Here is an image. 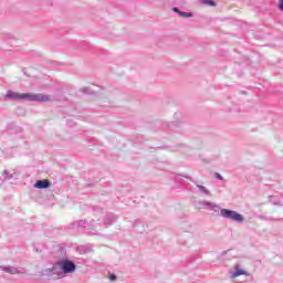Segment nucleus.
Listing matches in <instances>:
<instances>
[{
	"label": "nucleus",
	"mask_w": 283,
	"mask_h": 283,
	"mask_svg": "<svg viewBox=\"0 0 283 283\" xmlns=\"http://www.w3.org/2000/svg\"><path fill=\"white\" fill-rule=\"evenodd\" d=\"M55 259L54 271L56 272L57 277H61L62 275H70L76 271V262L72 261L67 256V250L65 247L60 245L57 248Z\"/></svg>",
	"instance_id": "1"
},
{
	"label": "nucleus",
	"mask_w": 283,
	"mask_h": 283,
	"mask_svg": "<svg viewBox=\"0 0 283 283\" xmlns=\"http://www.w3.org/2000/svg\"><path fill=\"white\" fill-rule=\"evenodd\" d=\"M200 207H205L208 211H213L217 216H220L221 218H226V220H231L232 222H239L241 224L244 222V216L242 213L227 209V208H220L218 203L211 202V201H200L199 202Z\"/></svg>",
	"instance_id": "2"
},
{
	"label": "nucleus",
	"mask_w": 283,
	"mask_h": 283,
	"mask_svg": "<svg viewBox=\"0 0 283 283\" xmlns=\"http://www.w3.org/2000/svg\"><path fill=\"white\" fill-rule=\"evenodd\" d=\"M4 98H8L9 101H29V103H48V101H50V95L8 91Z\"/></svg>",
	"instance_id": "3"
},
{
	"label": "nucleus",
	"mask_w": 283,
	"mask_h": 283,
	"mask_svg": "<svg viewBox=\"0 0 283 283\" xmlns=\"http://www.w3.org/2000/svg\"><path fill=\"white\" fill-rule=\"evenodd\" d=\"M69 229H77V231H94V229H96V223L94 220L87 221L84 219L74 221L69 226Z\"/></svg>",
	"instance_id": "4"
},
{
	"label": "nucleus",
	"mask_w": 283,
	"mask_h": 283,
	"mask_svg": "<svg viewBox=\"0 0 283 283\" xmlns=\"http://www.w3.org/2000/svg\"><path fill=\"white\" fill-rule=\"evenodd\" d=\"M181 178H186V180H189L190 182H195L196 187L199 189L200 193H202L203 196H211V191H209V189H207V187L197 184L196 180H193V178H191V176H187V175H175V180L176 182H182Z\"/></svg>",
	"instance_id": "5"
},
{
	"label": "nucleus",
	"mask_w": 283,
	"mask_h": 283,
	"mask_svg": "<svg viewBox=\"0 0 283 283\" xmlns=\"http://www.w3.org/2000/svg\"><path fill=\"white\" fill-rule=\"evenodd\" d=\"M116 220H118V216L114 212H107L103 218V222L106 227H112V224H115Z\"/></svg>",
	"instance_id": "6"
},
{
	"label": "nucleus",
	"mask_w": 283,
	"mask_h": 283,
	"mask_svg": "<svg viewBox=\"0 0 283 283\" xmlns=\"http://www.w3.org/2000/svg\"><path fill=\"white\" fill-rule=\"evenodd\" d=\"M33 187L34 189H50V187H52V182L48 179H40L35 181Z\"/></svg>",
	"instance_id": "7"
},
{
	"label": "nucleus",
	"mask_w": 283,
	"mask_h": 283,
	"mask_svg": "<svg viewBox=\"0 0 283 283\" xmlns=\"http://www.w3.org/2000/svg\"><path fill=\"white\" fill-rule=\"evenodd\" d=\"M7 129H9V132H12L13 134H21L23 132V128H21V126L17 125V123L14 122L8 123Z\"/></svg>",
	"instance_id": "8"
},
{
	"label": "nucleus",
	"mask_w": 283,
	"mask_h": 283,
	"mask_svg": "<svg viewBox=\"0 0 283 283\" xmlns=\"http://www.w3.org/2000/svg\"><path fill=\"white\" fill-rule=\"evenodd\" d=\"M172 12H176V14L181 17V19H191V17H193L192 12L180 11V9L178 7H174Z\"/></svg>",
	"instance_id": "9"
},
{
	"label": "nucleus",
	"mask_w": 283,
	"mask_h": 283,
	"mask_svg": "<svg viewBox=\"0 0 283 283\" xmlns=\"http://www.w3.org/2000/svg\"><path fill=\"white\" fill-rule=\"evenodd\" d=\"M178 127H180V122H171V123L164 122V123L161 124V128H163V129H170V130H174V129H178Z\"/></svg>",
	"instance_id": "10"
},
{
	"label": "nucleus",
	"mask_w": 283,
	"mask_h": 283,
	"mask_svg": "<svg viewBox=\"0 0 283 283\" xmlns=\"http://www.w3.org/2000/svg\"><path fill=\"white\" fill-rule=\"evenodd\" d=\"M1 271H4V273H9L10 275H18V273H21V271H19V269L14 268V266H1Z\"/></svg>",
	"instance_id": "11"
},
{
	"label": "nucleus",
	"mask_w": 283,
	"mask_h": 283,
	"mask_svg": "<svg viewBox=\"0 0 283 283\" xmlns=\"http://www.w3.org/2000/svg\"><path fill=\"white\" fill-rule=\"evenodd\" d=\"M269 198H270L269 202H271V205H273L274 207H283L282 201L275 196H270Z\"/></svg>",
	"instance_id": "12"
},
{
	"label": "nucleus",
	"mask_w": 283,
	"mask_h": 283,
	"mask_svg": "<svg viewBox=\"0 0 283 283\" xmlns=\"http://www.w3.org/2000/svg\"><path fill=\"white\" fill-rule=\"evenodd\" d=\"M43 275H56V270H54V263L52 265V268L45 269L42 272Z\"/></svg>",
	"instance_id": "13"
},
{
	"label": "nucleus",
	"mask_w": 283,
	"mask_h": 283,
	"mask_svg": "<svg viewBox=\"0 0 283 283\" xmlns=\"http://www.w3.org/2000/svg\"><path fill=\"white\" fill-rule=\"evenodd\" d=\"M82 94H90L91 96H96V92L92 91L90 86L83 87L81 90Z\"/></svg>",
	"instance_id": "14"
},
{
	"label": "nucleus",
	"mask_w": 283,
	"mask_h": 283,
	"mask_svg": "<svg viewBox=\"0 0 283 283\" xmlns=\"http://www.w3.org/2000/svg\"><path fill=\"white\" fill-rule=\"evenodd\" d=\"M240 275H247V271L242 270V269H237L234 270V272L232 273L233 277H240Z\"/></svg>",
	"instance_id": "15"
},
{
	"label": "nucleus",
	"mask_w": 283,
	"mask_h": 283,
	"mask_svg": "<svg viewBox=\"0 0 283 283\" xmlns=\"http://www.w3.org/2000/svg\"><path fill=\"white\" fill-rule=\"evenodd\" d=\"M202 3L205 6H210V8H216V1L214 0H202Z\"/></svg>",
	"instance_id": "16"
},
{
	"label": "nucleus",
	"mask_w": 283,
	"mask_h": 283,
	"mask_svg": "<svg viewBox=\"0 0 283 283\" xmlns=\"http://www.w3.org/2000/svg\"><path fill=\"white\" fill-rule=\"evenodd\" d=\"M4 180H12L13 176L8 170H3Z\"/></svg>",
	"instance_id": "17"
},
{
	"label": "nucleus",
	"mask_w": 283,
	"mask_h": 283,
	"mask_svg": "<svg viewBox=\"0 0 283 283\" xmlns=\"http://www.w3.org/2000/svg\"><path fill=\"white\" fill-rule=\"evenodd\" d=\"M214 178H216L217 180H224V177H222V175H220V172H216V174H214Z\"/></svg>",
	"instance_id": "18"
},
{
	"label": "nucleus",
	"mask_w": 283,
	"mask_h": 283,
	"mask_svg": "<svg viewBox=\"0 0 283 283\" xmlns=\"http://www.w3.org/2000/svg\"><path fill=\"white\" fill-rule=\"evenodd\" d=\"M81 250L83 251V253H90V245H84L81 248Z\"/></svg>",
	"instance_id": "19"
},
{
	"label": "nucleus",
	"mask_w": 283,
	"mask_h": 283,
	"mask_svg": "<svg viewBox=\"0 0 283 283\" xmlns=\"http://www.w3.org/2000/svg\"><path fill=\"white\" fill-rule=\"evenodd\" d=\"M263 220H269V221H277L280 219H275L273 217H262Z\"/></svg>",
	"instance_id": "20"
},
{
	"label": "nucleus",
	"mask_w": 283,
	"mask_h": 283,
	"mask_svg": "<svg viewBox=\"0 0 283 283\" xmlns=\"http://www.w3.org/2000/svg\"><path fill=\"white\" fill-rule=\"evenodd\" d=\"M109 280H111V282H116V280H117L116 274L109 273Z\"/></svg>",
	"instance_id": "21"
},
{
	"label": "nucleus",
	"mask_w": 283,
	"mask_h": 283,
	"mask_svg": "<svg viewBox=\"0 0 283 283\" xmlns=\"http://www.w3.org/2000/svg\"><path fill=\"white\" fill-rule=\"evenodd\" d=\"M277 8L281 12H283V0H279Z\"/></svg>",
	"instance_id": "22"
},
{
	"label": "nucleus",
	"mask_w": 283,
	"mask_h": 283,
	"mask_svg": "<svg viewBox=\"0 0 283 283\" xmlns=\"http://www.w3.org/2000/svg\"><path fill=\"white\" fill-rule=\"evenodd\" d=\"M32 54H34V56H41V53L39 52H32Z\"/></svg>",
	"instance_id": "23"
},
{
	"label": "nucleus",
	"mask_w": 283,
	"mask_h": 283,
	"mask_svg": "<svg viewBox=\"0 0 283 283\" xmlns=\"http://www.w3.org/2000/svg\"><path fill=\"white\" fill-rule=\"evenodd\" d=\"M140 233H143V231H145V226H142V229L138 230Z\"/></svg>",
	"instance_id": "24"
},
{
	"label": "nucleus",
	"mask_w": 283,
	"mask_h": 283,
	"mask_svg": "<svg viewBox=\"0 0 283 283\" xmlns=\"http://www.w3.org/2000/svg\"><path fill=\"white\" fill-rule=\"evenodd\" d=\"M133 227L136 229L138 227V221H136Z\"/></svg>",
	"instance_id": "25"
},
{
	"label": "nucleus",
	"mask_w": 283,
	"mask_h": 283,
	"mask_svg": "<svg viewBox=\"0 0 283 283\" xmlns=\"http://www.w3.org/2000/svg\"><path fill=\"white\" fill-rule=\"evenodd\" d=\"M242 94H247V91H243Z\"/></svg>",
	"instance_id": "26"
},
{
	"label": "nucleus",
	"mask_w": 283,
	"mask_h": 283,
	"mask_svg": "<svg viewBox=\"0 0 283 283\" xmlns=\"http://www.w3.org/2000/svg\"><path fill=\"white\" fill-rule=\"evenodd\" d=\"M227 254V252H222V255H226Z\"/></svg>",
	"instance_id": "27"
},
{
	"label": "nucleus",
	"mask_w": 283,
	"mask_h": 283,
	"mask_svg": "<svg viewBox=\"0 0 283 283\" xmlns=\"http://www.w3.org/2000/svg\"><path fill=\"white\" fill-rule=\"evenodd\" d=\"M69 125L72 127V123L70 124V122H69Z\"/></svg>",
	"instance_id": "28"
},
{
	"label": "nucleus",
	"mask_w": 283,
	"mask_h": 283,
	"mask_svg": "<svg viewBox=\"0 0 283 283\" xmlns=\"http://www.w3.org/2000/svg\"><path fill=\"white\" fill-rule=\"evenodd\" d=\"M69 125L72 127V123L70 124V122H69Z\"/></svg>",
	"instance_id": "29"
},
{
	"label": "nucleus",
	"mask_w": 283,
	"mask_h": 283,
	"mask_svg": "<svg viewBox=\"0 0 283 283\" xmlns=\"http://www.w3.org/2000/svg\"><path fill=\"white\" fill-rule=\"evenodd\" d=\"M102 52H104V53H105V52H107V51L102 50Z\"/></svg>",
	"instance_id": "30"
}]
</instances>
